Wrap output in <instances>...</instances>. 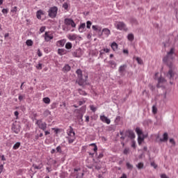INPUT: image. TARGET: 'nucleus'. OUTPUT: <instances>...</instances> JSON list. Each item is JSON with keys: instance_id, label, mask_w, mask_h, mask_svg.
I'll return each mask as SVG.
<instances>
[{"instance_id": "1", "label": "nucleus", "mask_w": 178, "mask_h": 178, "mask_svg": "<svg viewBox=\"0 0 178 178\" xmlns=\"http://www.w3.org/2000/svg\"><path fill=\"white\" fill-rule=\"evenodd\" d=\"M176 56V53H175V48H171L169 51L167 52V55L163 58V63L169 67V71L167 73V77L170 80H175L177 79V74L176 73V68L173 65V59Z\"/></svg>"}, {"instance_id": "2", "label": "nucleus", "mask_w": 178, "mask_h": 178, "mask_svg": "<svg viewBox=\"0 0 178 178\" xmlns=\"http://www.w3.org/2000/svg\"><path fill=\"white\" fill-rule=\"evenodd\" d=\"M67 134L68 136H67L66 138L68 140L69 144H73L74 140H76V133H74L73 127H70L67 130Z\"/></svg>"}, {"instance_id": "3", "label": "nucleus", "mask_w": 178, "mask_h": 178, "mask_svg": "<svg viewBox=\"0 0 178 178\" xmlns=\"http://www.w3.org/2000/svg\"><path fill=\"white\" fill-rule=\"evenodd\" d=\"M114 27H115V29L117 30H120V31H129L127 26L123 22L116 21L114 23Z\"/></svg>"}, {"instance_id": "4", "label": "nucleus", "mask_w": 178, "mask_h": 178, "mask_svg": "<svg viewBox=\"0 0 178 178\" xmlns=\"http://www.w3.org/2000/svg\"><path fill=\"white\" fill-rule=\"evenodd\" d=\"M56 15H58V7L53 6L49 8L48 10V16L51 19H55L56 17Z\"/></svg>"}, {"instance_id": "5", "label": "nucleus", "mask_w": 178, "mask_h": 178, "mask_svg": "<svg viewBox=\"0 0 178 178\" xmlns=\"http://www.w3.org/2000/svg\"><path fill=\"white\" fill-rule=\"evenodd\" d=\"M35 124H38L39 129L43 130V131H45V130H47V123L42 122V120H38Z\"/></svg>"}, {"instance_id": "6", "label": "nucleus", "mask_w": 178, "mask_h": 178, "mask_svg": "<svg viewBox=\"0 0 178 178\" xmlns=\"http://www.w3.org/2000/svg\"><path fill=\"white\" fill-rule=\"evenodd\" d=\"M64 23L66 24V26H71L73 28L76 27V23H74V21L70 18H65Z\"/></svg>"}, {"instance_id": "7", "label": "nucleus", "mask_w": 178, "mask_h": 178, "mask_svg": "<svg viewBox=\"0 0 178 178\" xmlns=\"http://www.w3.org/2000/svg\"><path fill=\"white\" fill-rule=\"evenodd\" d=\"M73 56L75 58H81L83 55V50L81 49H78L72 53Z\"/></svg>"}, {"instance_id": "8", "label": "nucleus", "mask_w": 178, "mask_h": 178, "mask_svg": "<svg viewBox=\"0 0 178 178\" xmlns=\"http://www.w3.org/2000/svg\"><path fill=\"white\" fill-rule=\"evenodd\" d=\"M12 131L15 133V134H19V133H20V125L13 124Z\"/></svg>"}, {"instance_id": "9", "label": "nucleus", "mask_w": 178, "mask_h": 178, "mask_svg": "<svg viewBox=\"0 0 178 178\" xmlns=\"http://www.w3.org/2000/svg\"><path fill=\"white\" fill-rule=\"evenodd\" d=\"M44 37V41H46V42H49L51 40L54 39V36L52 35H49V32H45Z\"/></svg>"}, {"instance_id": "10", "label": "nucleus", "mask_w": 178, "mask_h": 178, "mask_svg": "<svg viewBox=\"0 0 178 178\" xmlns=\"http://www.w3.org/2000/svg\"><path fill=\"white\" fill-rule=\"evenodd\" d=\"M100 120L103 122V123H106V124H111V120L104 115H100Z\"/></svg>"}, {"instance_id": "11", "label": "nucleus", "mask_w": 178, "mask_h": 178, "mask_svg": "<svg viewBox=\"0 0 178 178\" xmlns=\"http://www.w3.org/2000/svg\"><path fill=\"white\" fill-rule=\"evenodd\" d=\"M127 136L129 137V138H131V140H133V138H136V134H134V131L133 130H127Z\"/></svg>"}, {"instance_id": "12", "label": "nucleus", "mask_w": 178, "mask_h": 178, "mask_svg": "<svg viewBox=\"0 0 178 178\" xmlns=\"http://www.w3.org/2000/svg\"><path fill=\"white\" fill-rule=\"evenodd\" d=\"M166 83V79L163 77H161L158 79V83H157V88H160V87H162V84H165Z\"/></svg>"}, {"instance_id": "13", "label": "nucleus", "mask_w": 178, "mask_h": 178, "mask_svg": "<svg viewBox=\"0 0 178 178\" xmlns=\"http://www.w3.org/2000/svg\"><path fill=\"white\" fill-rule=\"evenodd\" d=\"M102 34H104L106 37H109V35H111V30H109L108 28H104L102 29V33L100 34V37L102 35Z\"/></svg>"}, {"instance_id": "14", "label": "nucleus", "mask_w": 178, "mask_h": 178, "mask_svg": "<svg viewBox=\"0 0 178 178\" xmlns=\"http://www.w3.org/2000/svg\"><path fill=\"white\" fill-rule=\"evenodd\" d=\"M127 68V65H126V64L120 65L118 69L119 73H120V74H123V73H124L126 72Z\"/></svg>"}, {"instance_id": "15", "label": "nucleus", "mask_w": 178, "mask_h": 178, "mask_svg": "<svg viewBox=\"0 0 178 178\" xmlns=\"http://www.w3.org/2000/svg\"><path fill=\"white\" fill-rule=\"evenodd\" d=\"M135 131L138 135V137L144 136V134H143V129H140L138 127L136 128Z\"/></svg>"}, {"instance_id": "16", "label": "nucleus", "mask_w": 178, "mask_h": 178, "mask_svg": "<svg viewBox=\"0 0 178 178\" xmlns=\"http://www.w3.org/2000/svg\"><path fill=\"white\" fill-rule=\"evenodd\" d=\"M92 30L95 31H98L99 33L101 32V30H102V27L98 26V25H92Z\"/></svg>"}, {"instance_id": "17", "label": "nucleus", "mask_w": 178, "mask_h": 178, "mask_svg": "<svg viewBox=\"0 0 178 178\" xmlns=\"http://www.w3.org/2000/svg\"><path fill=\"white\" fill-rule=\"evenodd\" d=\"M86 29V23L81 24L79 27V33H84V29Z\"/></svg>"}, {"instance_id": "18", "label": "nucleus", "mask_w": 178, "mask_h": 178, "mask_svg": "<svg viewBox=\"0 0 178 178\" xmlns=\"http://www.w3.org/2000/svg\"><path fill=\"white\" fill-rule=\"evenodd\" d=\"M44 15V11L39 10L36 13V17L39 20H41V15Z\"/></svg>"}, {"instance_id": "19", "label": "nucleus", "mask_w": 178, "mask_h": 178, "mask_svg": "<svg viewBox=\"0 0 178 178\" xmlns=\"http://www.w3.org/2000/svg\"><path fill=\"white\" fill-rule=\"evenodd\" d=\"M163 138H160V141L161 143H165V141H168V133H164L163 135Z\"/></svg>"}, {"instance_id": "20", "label": "nucleus", "mask_w": 178, "mask_h": 178, "mask_svg": "<svg viewBox=\"0 0 178 178\" xmlns=\"http://www.w3.org/2000/svg\"><path fill=\"white\" fill-rule=\"evenodd\" d=\"M70 66L68 64H66L63 67V72H64L65 73L67 72H70Z\"/></svg>"}, {"instance_id": "21", "label": "nucleus", "mask_w": 178, "mask_h": 178, "mask_svg": "<svg viewBox=\"0 0 178 178\" xmlns=\"http://www.w3.org/2000/svg\"><path fill=\"white\" fill-rule=\"evenodd\" d=\"M65 44H66V40H58L57 42V45L58 47H65Z\"/></svg>"}, {"instance_id": "22", "label": "nucleus", "mask_w": 178, "mask_h": 178, "mask_svg": "<svg viewBox=\"0 0 178 178\" xmlns=\"http://www.w3.org/2000/svg\"><path fill=\"white\" fill-rule=\"evenodd\" d=\"M144 138H145V136H138V143L139 145L143 144V141H144Z\"/></svg>"}, {"instance_id": "23", "label": "nucleus", "mask_w": 178, "mask_h": 178, "mask_svg": "<svg viewBox=\"0 0 178 178\" xmlns=\"http://www.w3.org/2000/svg\"><path fill=\"white\" fill-rule=\"evenodd\" d=\"M111 47L113 51H118V43H116L115 42H113L111 44Z\"/></svg>"}, {"instance_id": "24", "label": "nucleus", "mask_w": 178, "mask_h": 178, "mask_svg": "<svg viewBox=\"0 0 178 178\" xmlns=\"http://www.w3.org/2000/svg\"><path fill=\"white\" fill-rule=\"evenodd\" d=\"M58 55H65L66 54V50L65 49H58Z\"/></svg>"}, {"instance_id": "25", "label": "nucleus", "mask_w": 178, "mask_h": 178, "mask_svg": "<svg viewBox=\"0 0 178 178\" xmlns=\"http://www.w3.org/2000/svg\"><path fill=\"white\" fill-rule=\"evenodd\" d=\"M69 6H70V4L69 3L65 2L63 4V8L65 9V10H67V12H68L69 10Z\"/></svg>"}, {"instance_id": "26", "label": "nucleus", "mask_w": 178, "mask_h": 178, "mask_svg": "<svg viewBox=\"0 0 178 178\" xmlns=\"http://www.w3.org/2000/svg\"><path fill=\"white\" fill-rule=\"evenodd\" d=\"M68 39L70 41H74L75 40L77 39V36L76 35H68Z\"/></svg>"}, {"instance_id": "27", "label": "nucleus", "mask_w": 178, "mask_h": 178, "mask_svg": "<svg viewBox=\"0 0 178 178\" xmlns=\"http://www.w3.org/2000/svg\"><path fill=\"white\" fill-rule=\"evenodd\" d=\"M43 116L44 118H48V116H51V111L49 110H46L43 113Z\"/></svg>"}, {"instance_id": "28", "label": "nucleus", "mask_w": 178, "mask_h": 178, "mask_svg": "<svg viewBox=\"0 0 178 178\" xmlns=\"http://www.w3.org/2000/svg\"><path fill=\"white\" fill-rule=\"evenodd\" d=\"M72 47H73V44H72V42H68L66 43L65 44L66 49H72Z\"/></svg>"}, {"instance_id": "29", "label": "nucleus", "mask_w": 178, "mask_h": 178, "mask_svg": "<svg viewBox=\"0 0 178 178\" xmlns=\"http://www.w3.org/2000/svg\"><path fill=\"white\" fill-rule=\"evenodd\" d=\"M32 166H33V168H34V169H38V170L42 169V163H41L39 165L33 164Z\"/></svg>"}, {"instance_id": "30", "label": "nucleus", "mask_w": 178, "mask_h": 178, "mask_svg": "<svg viewBox=\"0 0 178 178\" xmlns=\"http://www.w3.org/2000/svg\"><path fill=\"white\" fill-rule=\"evenodd\" d=\"M76 74H78L79 77V78H82L83 77V72L81 71V70L80 69H78L76 71Z\"/></svg>"}, {"instance_id": "31", "label": "nucleus", "mask_w": 178, "mask_h": 178, "mask_svg": "<svg viewBox=\"0 0 178 178\" xmlns=\"http://www.w3.org/2000/svg\"><path fill=\"white\" fill-rule=\"evenodd\" d=\"M129 41H133L134 40V35L133 33H129L127 35Z\"/></svg>"}, {"instance_id": "32", "label": "nucleus", "mask_w": 178, "mask_h": 178, "mask_svg": "<svg viewBox=\"0 0 178 178\" xmlns=\"http://www.w3.org/2000/svg\"><path fill=\"white\" fill-rule=\"evenodd\" d=\"M43 102L44 104H51V99H49V97H44V98H43Z\"/></svg>"}, {"instance_id": "33", "label": "nucleus", "mask_w": 178, "mask_h": 178, "mask_svg": "<svg viewBox=\"0 0 178 178\" xmlns=\"http://www.w3.org/2000/svg\"><path fill=\"white\" fill-rule=\"evenodd\" d=\"M20 142H17L14 145H13V149H19L20 147Z\"/></svg>"}, {"instance_id": "34", "label": "nucleus", "mask_w": 178, "mask_h": 178, "mask_svg": "<svg viewBox=\"0 0 178 178\" xmlns=\"http://www.w3.org/2000/svg\"><path fill=\"white\" fill-rule=\"evenodd\" d=\"M26 44L28 47H33V40H27L26 42Z\"/></svg>"}, {"instance_id": "35", "label": "nucleus", "mask_w": 178, "mask_h": 178, "mask_svg": "<svg viewBox=\"0 0 178 178\" xmlns=\"http://www.w3.org/2000/svg\"><path fill=\"white\" fill-rule=\"evenodd\" d=\"M136 168H138V169H143L144 168V163H138V165H136Z\"/></svg>"}, {"instance_id": "36", "label": "nucleus", "mask_w": 178, "mask_h": 178, "mask_svg": "<svg viewBox=\"0 0 178 178\" xmlns=\"http://www.w3.org/2000/svg\"><path fill=\"white\" fill-rule=\"evenodd\" d=\"M11 13H13V15H16V13L17 12V7L15 6L14 8H13L10 10Z\"/></svg>"}, {"instance_id": "37", "label": "nucleus", "mask_w": 178, "mask_h": 178, "mask_svg": "<svg viewBox=\"0 0 178 178\" xmlns=\"http://www.w3.org/2000/svg\"><path fill=\"white\" fill-rule=\"evenodd\" d=\"M136 62L138 63V65H143V59H141L139 57L136 58Z\"/></svg>"}, {"instance_id": "38", "label": "nucleus", "mask_w": 178, "mask_h": 178, "mask_svg": "<svg viewBox=\"0 0 178 178\" xmlns=\"http://www.w3.org/2000/svg\"><path fill=\"white\" fill-rule=\"evenodd\" d=\"M92 24V22H91V21H87V22H86L87 29H91Z\"/></svg>"}, {"instance_id": "39", "label": "nucleus", "mask_w": 178, "mask_h": 178, "mask_svg": "<svg viewBox=\"0 0 178 178\" xmlns=\"http://www.w3.org/2000/svg\"><path fill=\"white\" fill-rule=\"evenodd\" d=\"M156 112H158V108H156V106H152V113L154 115L156 114Z\"/></svg>"}, {"instance_id": "40", "label": "nucleus", "mask_w": 178, "mask_h": 178, "mask_svg": "<svg viewBox=\"0 0 178 178\" xmlns=\"http://www.w3.org/2000/svg\"><path fill=\"white\" fill-rule=\"evenodd\" d=\"M127 168L129 169V170H133V165L130 164V163H127Z\"/></svg>"}, {"instance_id": "41", "label": "nucleus", "mask_w": 178, "mask_h": 178, "mask_svg": "<svg viewBox=\"0 0 178 178\" xmlns=\"http://www.w3.org/2000/svg\"><path fill=\"white\" fill-rule=\"evenodd\" d=\"M79 92L80 95H87V92L83 90H79Z\"/></svg>"}, {"instance_id": "42", "label": "nucleus", "mask_w": 178, "mask_h": 178, "mask_svg": "<svg viewBox=\"0 0 178 178\" xmlns=\"http://www.w3.org/2000/svg\"><path fill=\"white\" fill-rule=\"evenodd\" d=\"M109 65L111 66H114V67H116V63L113 60H110L108 61Z\"/></svg>"}, {"instance_id": "43", "label": "nucleus", "mask_w": 178, "mask_h": 178, "mask_svg": "<svg viewBox=\"0 0 178 178\" xmlns=\"http://www.w3.org/2000/svg\"><path fill=\"white\" fill-rule=\"evenodd\" d=\"M90 145H93V151L95 152H97V151H98V147H97V145H95V143H92Z\"/></svg>"}, {"instance_id": "44", "label": "nucleus", "mask_w": 178, "mask_h": 178, "mask_svg": "<svg viewBox=\"0 0 178 178\" xmlns=\"http://www.w3.org/2000/svg\"><path fill=\"white\" fill-rule=\"evenodd\" d=\"M56 152H59L60 154H61V152H62V147L60 146H58L56 148Z\"/></svg>"}, {"instance_id": "45", "label": "nucleus", "mask_w": 178, "mask_h": 178, "mask_svg": "<svg viewBox=\"0 0 178 178\" xmlns=\"http://www.w3.org/2000/svg\"><path fill=\"white\" fill-rule=\"evenodd\" d=\"M18 99L20 102H22V101H23V99H24V95H19V97H18Z\"/></svg>"}, {"instance_id": "46", "label": "nucleus", "mask_w": 178, "mask_h": 178, "mask_svg": "<svg viewBox=\"0 0 178 178\" xmlns=\"http://www.w3.org/2000/svg\"><path fill=\"white\" fill-rule=\"evenodd\" d=\"M129 152H130V149H129V148H126L124 149L123 154H124V155H128Z\"/></svg>"}, {"instance_id": "47", "label": "nucleus", "mask_w": 178, "mask_h": 178, "mask_svg": "<svg viewBox=\"0 0 178 178\" xmlns=\"http://www.w3.org/2000/svg\"><path fill=\"white\" fill-rule=\"evenodd\" d=\"M90 111H92L93 112L97 111V108L95 106H94V105H90Z\"/></svg>"}, {"instance_id": "48", "label": "nucleus", "mask_w": 178, "mask_h": 178, "mask_svg": "<svg viewBox=\"0 0 178 178\" xmlns=\"http://www.w3.org/2000/svg\"><path fill=\"white\" fill-rule=\"evenodd\" d=\"M36 68H38V70H41V69H42V64L41 63H39L36 66Z\"/></svg>"}, {"instance_id": "49", "label": "nucleus", "mask_w": 178, "mask_h": 178, "mask_svg": "<svg viewBox=\"0 0 178 178\" xmlns=\"http://www.w3.org/2000/svg\"><path fill=\"white\" fill-rule=\"evenodd\" d=\"M120 122V116H117L115 120V123L118 124Z\"/></svg>"}, {"instance_id": "50", "label": "nucleus", "mask_w": 178, "mask_h": 178, "mask_svg": "<svg viewBox=\"0 0 178 178\" xmlns=\"http://www.w3.org/2000/svg\"><path fill=\"white\" fill-rule=\"evenodd\" d=\"M79 106H81V105H84L86 104V100H81L78 102Z\"/></svg>"}, {"instance_id": "51", "label": "nucleus", "mask_w": 178, "mask_h": 178, "mask_svg": "<svg viewBox=\"0 0 178 178\" xmlns=\"http://www.w3.org/2000/svg\"><path fill=\"white\" fill-rule=\"evenodd\" d=\"M2 13H3V15H6L8 13V12H9V10L8 9H6V8H3L2 10H1Z\"/></svg>"}, {"instance_id": "52", "label": "nucleus", "mask_w": 178, "mask_h": 178, "mask_svg": "<svg viewBox=\"0 0 178 178\" xmlns=\"http://www.w3.org/2000/svg\"><path fill=\"white\" fill-rule=\"evenodd\" d=\"M151 166H153V168H154V169H156V168H158V165H156V163H155V162H152Z\"/></svg>"}, {"instance_id": "53", "label": "nucleus", "mask_w": 178, "mask_h": 178, "mask_svg": "<svg viewBox=\"0 0 178 178\" xmlns=\"http://www.w3.org/2000/svg\"><path fill=\"white\" fill-rule=\"evenodd\" d=\"M45 26H42V27H40V33H44V31H45Z\"/></svg>"}, {"instance_id": "54", "label": "nucleus", "mask_w": 178, "mask_h": 178, "mask_svg": "<svg viewBox=\"0 0 178 178\" xmlns=\"http://www.w3.org/2000/svg\"><path fill=\"white\" fill-rule=\"evenodd\" d=\"M104 52H106V54H109V52L111 51V49H103Z\"/></svg>"}, {"instance_id": "55", "label": "nucleus", "mask_w": 178, "mask_h": 178, "mask_svg": "<svg viewBox=\"0 0 178 178\" xmlns=\"http://www.w3.org/2000/svg\"><path fill=\"white\" fill-rule=\"evenodd\" d=\"M38 56H40V57L42 56V53L40 49L38 50Z\"/></svg>"}, {"instance_id": "56", "label": "nucleus", "mask_w": 178, "mask_h": 178, "mask_svg": "<svg viewBox=\"0 0 178 178\" xmlns=\"http://www.w3.org/2000/svg\"><path fill=\"white\" fill-rule=\"evenodd\" d=\"M170 143H171V144H173L174 145H175V144H176L175 142V139L174 138H170Z\"/></svg>"}, {"instance_id": "57", "label": "nucleus", "mask_w": 178, "mask_h": 178, "mask_svg": "<svg viewBox=\"0 0 178 178\" xmlns=\"http://www.w3.org/2000/svg\"><path fill=\"white\" fill-rule=\"evenodd\" d=\"M85 118H86V122L88 123V122H90V117L88 115H86L85 116Z\"/></svg>"}, {"instance_id": "58", "label": "nucleus", "mask_w": 178, "mask_h": 178, "mask_svg": "<svg viewBox=\"0 0 178 178\" xmlns=\"http://www.w3.org/2000/svg\"><path fill=\"white\" fill-rule=\"evenodd\" d=\"M101 158H104V154L103 153H100L98 156V159H101Z\"/></svg>"}, {"instance_id": "59", "label": "nucleus", "mask_w": 178, "mask_h": 178, "mask_svg": "<svg viewBox=\"0 0 178 178\" xmlns=\"http://www.w3.org/2000/svg\"><path fill=\"white\" fill-rule=\"evenodd\" d=\"M2 170H3V165H0V173H2Z\"/></svg>"}, {"instance_id": "60", "label": "nucleus", "mask_w": 178, "mask_h": 178, "mask_svg": "<svg viewBox=\"0 0 178 178\" xmlns=\"http://www.w3.org/2000/svg\"><path fill=\"white\" fill-rule=\"evenodd\" d=\"M46 169H47L48 173H49L50 172H52V170L49 167H47Z\"/></svg>"}, {"instance_id": "61", "label": "nucleus", "mask_w": 178, "mask_h": 178, "mask_svg": "<svg viewBox=\"0 0 178 178\" xmlns=\"http://www.w3.org/2000/svg\"><path fill=\"white\" fill-rule=\"evenodd\" d=\"M161 178H169V177H168V176H166V175L162 174V175H161Z\"/></svg>"}, {"instance_id": "62", "label": "nucleus", "mask_w": 178, "mask_h": 178, "mask_svg": "<svg viewBox=\"0 0 178 178\" xmlns=\"http://www.w3.org/2000/svg\"><path fill=\"white\" fill-rule=\"evenodd\" d=\"M145 123H152V120H145Z\"/></svg>"}, {"instance_id": "63", "label": "nucleus", "mask_w": 178, "mask_h": 178, "mask_svg": "<svg viewBox=\"0 0 178 178\" xmlns=\"http://www.w3.org/2000/svg\"><path fill=\"white\" fill-rule=\"evenodd\" d=\"M120 178H127V175H126V174H122Z\"/></svg>"}, {"instance_id": "64", "label": "nucleus", "mask_w": 178, "mask_h": 178, "mask_svg": "<svg viewBox=\"0 0 178 178\" xmlns=\"http://www.w3.org/2000/svg\"><path fill=\"white\" fill-rule=\"evenodd\" d=\"M131 147L136 148V142H132Z\"/></svg>"}]
</instances>
